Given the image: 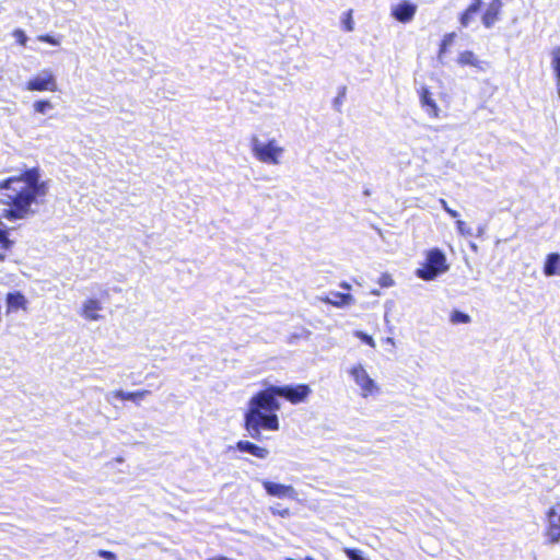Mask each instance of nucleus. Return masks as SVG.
Segmentation results:
<instances>
[{
    "label": "nucleus",
    "mask_w": 560,
    "mask_h": 560,
    "mask_svg": "<svg viewBox=\"0 0 560 560\" xmlns=\"http://www.w3.org/2000/svg\"><path fill=\"white\" fill-rule=\"evenodd\" d=\"M311 392L307 384L269 385L256 392L247 402L244 413V429L256 440L260 439L262 430L278 431L280 429L278 411L281 408L278 397L284 398L292 405H298L305 401Z\"/></svg>",
    "instance_id": "1"
},
{
    "label": "nucleus",
    "mask_w": 560,
    "mask_h": 560,
    "mask_svg": "<svg viewBox=\"0 0 560 560\" xmlns=\"http://www.w3.org/2000/svg\"><path fill=\"white\" fill-rule=\"evenodd\" d=\"M448 269L445 254L440 248H432L425 253L424 261L416 271V275L425 281L435 279Z\"/></svg>",
    "instance_id": "2"
},
{
    "label": "nucleus",
    "mask_w": 560,
    "mask_h": 560,
    "mask_svg": "<svg viewBox=\"0 0 560 560\" xmlns=\"http://www.w3.org/2000/svg\"><path fill=\"white\" fill-rule=\"evenodd\" d=\"M253 155L261 163L277 165L284 149L278 145L276 139H271L266 143H261L257 137L250 140Z\"/></svg>",
    "instance_id": "3"
},
{
    "label": "nucleus",
    "mask_w": 560,
    "mask_h": 560,
    "mask_svg": "<svg viewBox=\"0 0 560 560\" xmlns=\"http://www.w3.org/2000/svg\"><path fill=\"white\" fill-rule=\"evenodd\" d=\"M349 374L361 388V395L363 397H369L378 393V386L375 384L374 380L370 377L362 364L353 365L349 370Z\"/></svg>",
    "instance_id": "4"
},
{
    "label": "nucleus",
    "mask_w": 560,
    "mask_h": 560,
    "mask_svg": "<svg viewBox=\"0 0 560 560\" xmlns=\"http://www.w3.org/2000/svg\"><path fill=\"white\" fill-rule=\"evenodd\" d=\"M545 536L548 544L560 541V503L550 506L546 513Z\"/></svg>",
    "instance_id": "5"
},
{
    "label": "nucleus",
    "mask_w": 560,
    "mask_h": 560,
    "mask_svg": "<svg viewBox=\"0 0 560 560\" xmlns=\"http://www.w3.org/2000/svg\"><path fill=\"white\" fill-rule=\"evenodd\" d=\"M25 89L27 91H36V92H44V91L57 92L58 83L56 81L54 73L50 70H45V71H43L42 74L31 78L26 82Z\"/></svg>",
    "instance_id": "6"
},
{
    "label": "nucleus",
    "mask_w": 560,
    "mask_h": 560,
    "mask_svg": "<svg viewBox=\"0 0 560 560\" xmlns=\"http://www.w3.org/2000/svg\"><path fill=\"white\" fill-rule=\"evenodd\" d=\"M261 485L266 493L270 497L278 499L288 498L291 500L298 499V492L291 485H282L270 480H264Z\"/></svg>",
    "instance_id": "7"
},
{
    "label": "nucleus",
    "mask_w": 560,
    "mask_h": 560,
    "mask_svg": "<svg viewBox=\"0 0 560 560\" xmlns=\"http://www.w3.org/2000/svg\"><path fill=\"white\" fill-rule=\"evenodd\" d=\"M417 5L408 0H402L392 7V16L400 23H408L413 20Z\"/></svg>",
    "instance_id": "8"
},
{
    "label": "nucleus",
    "mask_w": 560,
    "mask_h": 560,
    "mask_svg": "<svg viewBox=\"0 0 560 560\" xmlns=\"http://www.w3.org/2000/svg\"><path fill=\"white\" fill-rule=\"evenodd\" d=\"M420 105L430 118L440 117V108L433 98V95L428 86H422L419 90Z\"/></svg>",
    "instance_id": "9"
},
{
    "label": "nucleus",
    "mask_w": 560,
    "mask_h": 560,
    "mask_svg": "<svg viewBox=\"0 0 560 560\" xmlns=\"http://www.w3.org/2000/svg\"><path fill=\"white\" fill-rule=\"evenodd\" d=\"M502 8V0H491L488 3L487 9L481 16V21L485 27L490 28L499 21Z\"/></svg>",
    "instance_id": "10"
},
{
    "label": "nucleus",
    "mask_w": 560,
    "mask_h": 560,
    "mask_svg": "<svg viewBox=\"0 0 560 560\" xmlns=\"http://www.w3.org/2000/svg\"><path fill=\"white\" fill-rule=\"evenodd\" d=\"M456 62L460 67H472L479 71H485L486 62L480 60L477 55L471 50H464L458 54Z\"/></svg>",
    "instance_id": "11"
},
{
    "label": "nucleus",
    "mask_w": 560,
    "mask_h": 560,
    "mask_svg": "<svg viewBox=\"0 0 560 560\" xmlns=\"http://www.w3.org/2000/svg\"><path fill=\"white\" fill-rule=\"evenodd\" d=\"M7 313H14L20 310L25 311L27 308V300L25 295L20 291L9 292L5 295Z\"/></svg>",
    "instance_id": "12"
},
{
    "label": "nucleus",
    "mask_w": 560,
    "mask_h": 560,
    "mask_svg": "<svg viewBox=\"0 0 560 560\" xmlns=\"http://www.w3.org/2000/svg\"><path fill=\"white\" fill-rule=\"evenodd\" d=\"M102 308V304L98 300L88 299L82 305L81 316L88 320H98L102 318L98 314Z\"/></svg>",
    "instance_id": "13"
},
{
    "label": "nucleus",
    "mask_w": 560,
    "mask_h": 560,
    "mask_svg": "<svg viewBox=\"0 0 560 560\" xmlns=\"http://www.w3.org/2000/svg\"><path fill=\"white\" fill-rule=\"evenodd\" d=\"M322 301L335 307H345L351 305L354 299L350 293L330 292L329 295L322 298Z\"/></svg>",
    "instance_id": "14"
},
{
    "label": "nucleus",
    "mask_w": 560,
    "mask_h": 560,
    "mask_svg": "<svg viewBox=\"0 0 560 560\" xmlns=\"http://www.w3.org/2000/svg\"><path fill=\"white\" fill-rule=\"evenodd\" d=\"M236 448L241 452L249 453L260 459H264L269 455L268 448L245 440L238 441L236 443Z\"/></svg>",
    "instance_id": "15"
},
{
    "label": "nucleus",
    "mask_w": 560,
    "mask_h": 560,
    "mask_svg": "<svg viewBox=\"0 0 560 560\" xmlns=\"http://www.w3.org/2000/svg\"><path fill=\"white\" fill-rule=\"evenodd\" d=\"M482 0H471L468 7L459 14L458 21L463 27H467L475 14L480 10Z\"/></svg>",
    "instance_id": "16"
},
{
    "label": "nucleus",
    "mask_w": 560,
    "mask_h": 560,
    "mask_svg": "<svg viewBox=\"0 0 560 560\" xmlns=\"http://www.w3.org/2000/svg\"><path fill=\"white\" fill-rule=\"evenodd\" d=\"M151 394L148 389H141L136 392H124L121 389H117L113 392V396L120 400H131L136 404H139L142 399Z\"/></svg>",
    "instance_id": "17"
},
{
    "label": "nucleus",
    "mask_w": 560,
    "mask_h": 560,
    "mask_svg": "<svg viewBox=\"0 0 560 560\" xmlns=\"http://www.w3.org/2000/svg\"><path fill=\"white\" fill-rule=\"evenodd\" d=\"M544 273L548 277L560 276V254H548L544 265Z\"/></svg>",
    "instance_id": "18"
},
{
    "label": "nucleus",
    "mask_w": 560,
    "mask_h": 560,
    "mask_svg": "<svg viewBox=\"0 0 560 560\" xmlns=\"http://www.w3.org/2000/svg\"><path fill=\"white\" fill-rule=\"evenodd\" d=\"M457 35L455 32H451V33H446L444 34V36L442 37L441 42H440V45H439V50H438V57L441 59L444 55L447 54L448 51V48L450 46L454 43V40L456 39Z\"/></svg>",
    "instance_id": "19"
},
{
    "label": "nucleus",
    "mask_w": 560,
    "mask_h": 560,
    "mask_svg": "<svg viewBox=\"0 0 560 560\" xmlns=\"http://www.w3.org/2000/svg\"><path fill=\"white\" fill-rule=\"evenodd\" d=\"M551 67L555 72L557 83L560 84V46H557L551 51Z\"/></svg>",
    "instance_id": "20"
},
{
    "label": "nucleus",
    "mask_w": 560,
    "mask_h": 560,
    "mask_svg": "<svg viewBox=\"0 0 560 560\" xmlns=\"http://www.w3.org/2000/svg\"><path fill=\"white\" fill-rule=\"evenodd\" d=\"M352 14H353V11L350 9V10L346 11L341 18L342 30L345 32H351L354 28Z\"/></svg>",
    "instance_id": "21"
},
{
    "label": "nucleus",
    "mask_w": 560,
    "mask_h": 560,
    "mask_svg": "<svg viewBox=\"0 0 560 560\" xmlns=\"http://www.w3.org/2000/svg\"><path fill=\"white\" fill-rule=\"evenodd\" d=\"M451 322L453 324H468L470 323V316L460 311H454L451 314Z\"/></svg>",
    "instance_id": "22"
},
{
    "label": "nucleus",
    "mask_w": 560,
    "mask_h": 560,
    "mask_svg": "<svg viewBox=\"0 0 560 560\" xmlns=\"http://www.w3.org/2000/svg\"><path fill=\"white\" fill-rule=\"evenodd\" d=\"M343 553L349 560H368L363 552L357 548H345Z\"/></svg>",
    "instance_id": "23"
},
{
    "label": "nucleus",
    "mask_w": 560,
    "mask_h": 560,
    "mask_svg": "<svg viewBox=\"0 0 560 560\" xmlns=\"http://www.w3.org/2000/svg\"><path fill=\"white\" fill-rule=\"evenodd\" d=\"M33 107L36 113L45 114L52 108V104L48 100H39L34 103Z\"/></svg>",
    "instance_id": "24"
},
{
    "label": "nucleus",
    "mask_w": 560,
    "mask_h": 560,
    "mask_svg": "<svg viewBox=\"0 0 560 560\" xmlns=\"http://www.w3.org/2000/svg\"><path fill=\"white\" fill-rule=\"evenodd\" d=\"M381 288H390L395 284L393 276L388 272H383L377 280Z\"/></svg>",
    "instance_id": "25"
},
{
    "label": "nucleus",
    "mask_w": 560,
    "mask_h": 560,
    "mask_svg": "<svg viewBox=\"0 0 560 560\" xmlns=\"http://www.w3.org/2000/svg\"><path fill=\"white\" fill-rule=\"evenodd\" d=\"M12 35L15 38V40L18 42V44H20L23 47L26 46L28 38L23 30L16 28L13 31Z\"/></svg>",
    "instance_id": "26"
},
{
    "label": "nucleus",
    "mask_w": 560,
    "mask_h": 560,
    "mask_svg": "<svg viewBox=\"0 0 560 560\" xmlns=\"http://www.w3.org/2000/svg\"><path fill=\"white\" fill-rule=\"evenodd\" d=\"M270 513L273 516H278V517H282V518L289 517L292 514L290 509H288V508L279 509L278 506H271L270 508Z\"/></svg>",
    "instance_id": "27"
},
{
    "label": "nucleus",
    "mask_w": 560,
    "mask_h": 560,
    "mask_svg": "<svg viewBox=\"0 0 560 560\" xmlns=\"http://www.w3.org/2000/svg\"><path fill=\"white\" fill-rule=\"evenodd\" d=\"M37 40H39L42 43H46V44L52 45V46L60 45L59 38H56V37L49 35V34L38 35L37 36Z\"/></svg>",
    "instance_id": "28"
},
{
    "label": "nucleus",
    "mask_w": 560,
    "mask_h": 560,
    "mask_svg": "<svg viewBox=\"0 0 560 560\" xmlns=\"http://www.w3.org/2000/svg\"><path fill=\"white\" fill-rule=\"evenodd\" d=\"M456 229H457L458 233L462 234L463 236L471 235V229L463 220L456 221Z\"/></svg>",
    "instance_id": "29"
},
{
    "label": "nucleus",
    "mask_w": 560,
    "mask_h": 560,
    "mask_svg": "<svg viewBox=\"0 0 560 560\" xmlns=\"http://www.w3.org/2000/svg\"><path fill=\"white\" fill-rule=\"evenodd\" d=\"M355 336L359 337L365 345L370 346L371 348L376 347V343L372 336H370L365 332H362V331L355 332Z\"/></svg>",
    "instance_id": "30"
},
{
    "label": "nucleus",
    "mask_w": 560,
    "mask_h": 560,
    "mask_svg": "<svg viewBox=\"0 0 560 560\" xmlns=\"http://www.w3.org/2000/svg\"><path fill=\"white\" fill-rule=\"evenodd\" d=\"M439 202H440L441 207L443 208V210H444V211H445L450 217H452V218H454V219L458 218V215H459V214H458V212H457L456 210H454V209L450 208L445 199H442V198H441V199L439 200Z\"/></svg>",
    "instance_id": "31"
},
{
    "label": "nucleus",
    "mask_w": 560,
    "mask_h": 560,
    "mask_svg": "<svg viewBox=\"0 0 560 560\" xmlns=\"http://www.w3.org/2000/svg\"><path fill=\"white\" fill-rule=\"evenodd\" d=\"M346 97V88H341L338 95L334 100L335 107L340 110V107L343 103V100Z\"/></svg>",
    "instance_id": "32"
},
{
    "label": "nucleus",
    "mask_w": 560,
    "mask_h": 560,
    "mask_svg": "<svg viewBox=\"0 0 560 560\" xmlns=\"http://www.w3.org/2000/svg\"><path fill=\"white\" fill-rule=\"evenodd\" d=\"M96 555L106 560H117L116 553H114L113 551H109V550L100 549V550H97Z\"/></svg>",
    "instance_id": "33"
},
{
    "label": "nucleus",
    "mask_w": 560,
    "mask_h": 560,
    "mask_svg": "<svg viewBox=\"0 0 560 560\" xmlns=\"http://www.w3.org/2000/svg\"><path fill=\"white\" fill-rule=\"evenodd\" d=\"M287 560H316L314 557L312 556H306L304 558H292V557H288Z\"/></svg>",
    "instance_id": "34"
},
{
    "label": "nucleus",
    "mask_w": 560,
    "mask_h": 560,
    "mask_svg": "<svg viewBox=\"0 0 560 560\" xmlns=\"http://www.w3.org/2000/svg\"><path fill=\"white\" fill-rule=\"evenodd\" d=\"M340 287L349 291L351 289V285L348 282H341Z\"/></svg>",
    "instance_id": "35"
},
{
    "label": "nucleus",
    "mask_w": 560,
    "mask_h": 560,
    "mask_svg": "<svg viewBox=\"0 0 560 560\" xmlns=\"http://www.w3.org/2000/svg\"><path fill=\"white\" fill-rule=\"evenodd\" d=\"M207 560H231V559L223 557V556H219V557H214V558H209Z\"/></svg>",
    "instance_id": "36"
}]
</instances>
